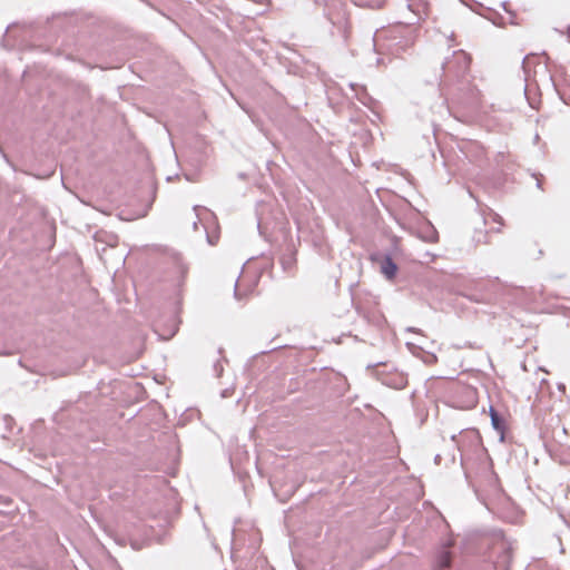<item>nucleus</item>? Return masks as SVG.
Returning <instances> with one entry per match:
<instances>
[{
  "mask_svg": "<svg viewBox=\"0 0 570 570\" xmlns=\"http://www.w3.org/2000/svg\"><path fill=\"white\" fill-rule=\"evenodd\" d=\"M394 4L401 18H404V21L399 20L394 23V36L399 33L404 37L402 48L412 46L416 38L415 24L424 13L425 6L422 0H394Z\"/></svg>",
  "mask_w": 570,
  "mask_h": 570,
  "instance_id": "f257e3e1",
  "label": "nucleus"
},
{
  "mask_svg": "<svg viewBox=\"0 0 570 570\" xmlns=\"http://www.w3.org/2000/svg\"><path fill=\"white\" fill-rule=\"evenodd\" d=\"M258 283V274L249 268L243 269L239 275L236 285L235 293L239 297H244L254 291Z\"/></svg>",
  "mask_w": 570,
  "mask_h": 570,
  "instance_id": "f03ea898",
  "label": "nucleus"
},
{
  "mask_svg": "<svg viewBox=\"0 0 570 570\" xmlns=\"http://www.w3.org/2000/svg\"><path fill=\"white\" fill-rule=\"evenodd\" d=\"M171 273L173 281L179 284L186 277L187 266L181 262V259L175 257L171 259Z\"/></svg>",
  "mask_w": 570,
  "mask_h": 570,
  "instance_id": "7ed1b4c3",
  "label": "nucleus"
},
{
  "mask_svg": "<svg viewBox=\"0 0 570 570\" xmlns=\"http://www.w3.org/2000/svg\"><path fill=\"white\" fill-rule=\"evenodd\" d=\"M452 557L450 551L442 550L435 558V570H443L451 566Z\"/></svg>",
  "mask_w": 570,
  "mask_h": 570,
  "instance_id": "20e7f679",
  "label": "nucleus"
},
{
  "mask_svg": "<svg viewBox=\"0 0 570 570\" xmlns=\"http://www.w3.org/2000/svg\"><path fill=\"white\" fill-rule=\"evenodd\" d=\"M382 272L389 279H392V258L386 257L385 262L382 265Z\"/></svg>",
  "mask_w": 570,
  "mask_h": 570,
  "instance_id": "39448f33",
  "label": "nucleus"
},
{
  "mask_svg": "<svg viewBox=\"0 0 570 570\" xmlns=\"http://www.w3.org/2000/svg\"><path fill=\"white\" fill-rule=\"evenodd\" d=\"M491 420H492L493 426L497 430H501L502 429L500 417H499L498 413L494 410H491Z\"/></svg>",
  "mask_w": 570,
  "mask_h": 570,
  "instance_id": "423d86ee",
  "label": "nucleus"
},
{
  "mask_svg": "<svg viewBox=\"0 0 570 570\" xmlns=\"http://www.w3.org/2000/svg\"><path fill=\"white\" fill-rule=\"evenodd\" d=\"M404 385H405L404 377L401 376V375L399 377H396L394 375V387H396V386L397 387H403Z\"/></svg>",
  "mask_w": 570,
  "mask_h": 570,
  "instance_id": "0eeeda50",
  "label": "nucleus"
},
{
  "mask_svg": "<svg viewBox=\"0 0 570 570\" xmlns=\"http://www.w3.org/2000/svg\"><path fill=\"white\" fill-rule=\"evenodd\" d=\"M568 38L570 40V28L568 29Z\"/></svg>",
  "mask_w": 570,
  "mask_h": 570,
  "instance_id": "6e6552de",
  "label": "nucleus"
}]
</instances>
